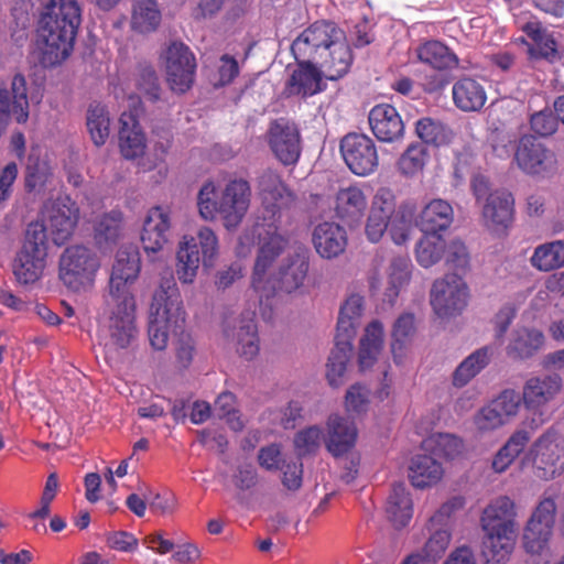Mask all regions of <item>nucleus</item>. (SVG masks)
Segmentation results:
<instances>
[{"label":"nucleus","mask_w":564,"mask_h":564,"mask_svg":"<svg viewBox=\"0 0 564 564\" xmlns=\"http://www.w3.org/2000/svg\"><path fill=\"white\" fill-rule=\"evenodd\" d=\"M344 37L343 30L334 22L317 21L293 41L291 50L296 61L313 62Z\"/></svg>","instance_id":"10"},{"label":"nucleus","mask_w":564,"mask_h":564,"mask_svg":"<svg viewBox=\"0 0 564 564\" xmlns=\"http://www.w3.org/2000/svg\"><path fill=\"white\" fill-rule=\"evenodd\" d=\"M545 344L542 330L535 327L518 326L509 337L507 356L512 360H527L536 355Z\"/></svg>","instance_id":"25"},{"label":"nucleus","mask_w":564,"mask_h":564,"mask_svg":"<svg viewBox=\"0 0 564 564\" xmlns=\"http://www.w3.org/2000/svg\"><path fill=\"white\" fill-rule=\"evenodd\" d=\"M340 152L349 170L359 176L373 173L378 166L375 142L365 134L349 133L340 142Z\"/></svg>","instance_id":"17"},{"label":"nucleus","mask_w":564,"mask_h":564,"mask_svg":"<svg viewBox=\"0 0 564 564\" xmlns=\"http://www.w3.org/2000/svg\"><path fill=\"white\" fill-rule=\"evenodd\" d=\"M162 13L156 0H135L132 4L131 28L142 34L155 31L161 24Z\"/></svg>","instance_id":"43"},{"label":"nucleus","mask_w":564,"mask_h":564,"mask_svg":"<svg viewBox=\"0 0 564 564\" xmlns=\"http://www.w3.org/2000/svg\"><path fill=\"white\" fill-rule=\"evenodd\" d=\"M397 202L393 193L388 188H379L368 207V217L365 234L370 242H378L388 229L389 220L393 216Z\"/></svg>","instance_id":"21"},{"label":"nucleus","mask_w":564,"mask_h":564,"mask_svg":"<svg viewBox=\"0 0 564 564\" xmlns=\"http://www.w3.org/2000/svg\"><path fill=\"white\" fill-rule=\"evenodd\" d=\"M250 204L251 186L245 178L229 180L221 189L213 181H207L197 195L199 216L207 221L219 217L228 230L242 223Z\"/></svg>","instance_id":"3"},{"label":"nucleus","mask_w":564,"mask_h":564,"mask_svg":"<svg viewBox=\"0 0 564 564\" xmlns=\"http://www.w3.org/2000/svg\"><path fill=\"white\" fill-rule=\"evenodd\" d=\"M365 310L364 297L350 294L339 310L336 338L352 343Z\"/></svg>","instance_id":"38"},{"label":"nucleus","mask_w":564,"mask_h":564,"mask_svg":"<svg viewBox=\"0 0 564 564\" xmlns=\"http://www.w3.org/2000/svg\"><path fill=\"white\" fill-rule=\"evenodd\" d=\"M352 344L347 340L336 338L335 347L332 349L326 365V378L333 387H338L344 382L347 362L351 356Z\"/></svg>","instance_id":"47"},{"label":"nucleus","mask_w":564,"mask_h":564,"mask_svg":"<svg viewBox=\"0 0 564 564\" xmlns=\"http://www.w3.org/2000/svg\"><path fill=\"white\" fill-rule=\"evenodd\" d=\"M530 123L536 134L549 137L556 131L558 120L551 111H539L531 116Z\"/></svg>","instance_id":"64"},{"label":"nucleus","mask_w":564,"mask_h":564,"mask_svg":"<svg viewBox=\"0 0 564 564\" xmlns=\"http://www.w3.org/2000/svg\"><path fill=\"white\" fill-rule=\"evenodd\" d=\"M415 55L417 61L436 70H449L456 68L459 64L457 55L436 40L419 45Z\"/></svg>","instance_id":"39"},{"label":"nucleus","mask_w":564,"mask_h":564,"mask_svg":"<svg viewBox=\"0 0 564 564\" xmlns=\"http://www.w3.org/2000/svg\"><path fill=\"white\" fill-rule=\"evenodd\" d=\"M415 333L414 316L404 313L395 321L392 329L391 352L397 365L403 362L406 345Z\"/></svg>","instance_id":"49"},{"label":"nucleus","mask_w":564,"mask_h":564,"mask_svg":"<svg viewBox=\"0 0 564 564\" xmlns=\"http://www.w3.org/2000/svg\"><path fill=\"white\" fill-rule=\"evenodd\" d=\"M47 253L19 250L12 264L15 280L22 285L37 282L46 268Z\"/></svg>","instance_id":"35"},{"label":"nucleus","mask_w":564,"mask_h":564,"mask_svg":"<svg viewBox=\"0 0 564 564\" xmlns=\"http://www.w3.org/2000/svg\"><path fill=\"white\" fill-rule=\"evenodd\" d=\"M415 131L424 143L435 147L446 144L451 139L449 130L442 122L429 117L417 120Z\"/></svg>","instance_id":"55"},{"label":"nucleus","mask_w":564,"mask_h":564,"mask_svg":"<svg viewBox=\"0 0 564 564\" xmlns=\"http://www.w3.org/2000/svg\"><path fill=\"white\" fill-rule=\"evenodd\" d=\"M368 207V194L361 186L343 187L336 194L335 214L350 228L361 225Z\"/></svg>","instance_id":"22"},{"label":"nucleus","mask_w":564,"mask_h":564,"mask_svg":"<svg viewBox=\"0 0 564 564\" xmlns=\"http://www.w3.org/2000/svg\"><path fill=\"white\" fill-rule=\"evenodd\" d=\"M166 83L176 94L186 93L194 84L196 59L189 47L173 42L165 51Z\"/></svg>","instance_id":"13"},{"label":"nucleus","mask_w":564,"mask_h":564,"mask_svg":"<svg viewBox=\"0 0 564 564\" xmlns=\"http://www.w3.org/2000/svg\"><path fill=\"white\" fill-rule=\"evenodd\" d=\"M185 324V311L173 278L166 279L155 291L150 308L149 340L156 350L167 346L170 334L180 335Z\"/></svg>","instance_id":"4"},{"label":"nucleus","mask_w":564,"mask_h":564,"mask_svg":"<svg viewBox=\"0 0 564 564\" xmlns=\"http://www.w3.org/2000/svg\"><path fill=\"white\" fill-rule=\"evenodd\" d=\"M100 262L97 256L84 246H70L59 258V279L70 291L80 293L95 284Z\"/></svg>","instance_id":"6"},{"label":"nucleus","mask_w":564,"mask_h":564,"mask_svg":"<svg viewBox=\"0 0 564 564\" xmlns=\"http://www.w3.org/2000/svg\"><path fill=\"white\" fill-rule=\"evenodd\" d=\"M197 249L202 254V262L204 267H213L219 252L218 237L215 231L209 227H200L197 230L196 237Z\"/></svg>","instance_id":"57"},{"label":"nucleus","mask_w":564,"mask_h":564,"mask_svg":"<svg viewBox=\"0 0 564 564\" xmlns=\"http://www.w3.org/2000/svg\"><path fill=\"white\" fill-rule=\"evenodd\" d=\"M260 216L256 225L258 252L252 272V289L259 294L260 303L269 299L276 286L291 293L304 285L308 269L310 254L304 248L296 249L275 268L276 259L289 247L290 238L281 228L284 210L295 202L294 193L285 185L281 176L265 171L258 180Z\"/></svg>","instance_id":"1"},{"label":"nucleus","mask_w":564,"mask_h":564,"mask_svg":"<svg viewBox=\"0 0 564 564\" xmlns=\"http://www.w3.org/2000/svg\"><path fill=\"white\" fill-rule=\"evenodd\" d=\"M514 199L507 191L490 193L482 206L484 226L496 235H503L512 225Z\"/></svg>","instance_id":"19"},{"label":"nucleus","mask_w":564,"mask_h":564,"mask_svg":"<svg viewBox=\"0 0 564 564\" xmlns=\"http://www.w3.org/2000/svg\"><path fill=\"white\" fill-rule=\"evenodd\" d=\"M386 511L394 527L403 528L409 524L413 516V502L404 484H397L392 487Z\"/></svg>","instance_id":"41"},{"label":"nucleus","mask_w":564,"mask_h":564,"mask_svg":"<svg viewBox=\"0 0 564 564\" xmlns=\"http://www.w3.org/2000/svg\"><path fill=\"white\" fill-rule=\"evenodd\" d=\"M454 220L452 205L444 199L435 198L424 205L417 217V226L424 234L440 235L449 228Z\"/></svg>","instance_id":"30"},{"label":"nucleus","mask_w":564,"mask_h":564,"mask_svg":"<svg viewBox=\"0 0 564 564\" xmlns=\"http://www.w3.org/2000/svg\"><path fill=\"white\" fill-rule=\"evenodd\" d=\"M444 475L442 465L429 455H416L409 466V478L416 488H425L437 484Z\"/></svg>","instance_id":"40"},{"label":"nucleus","mask_w":564,"mask_h":564,"mask_svg":"<svg viewBox=\"0 0 564 564\" xmlns=\"http://www.w3.org/2000/svg\"><path fill=\"white\" fill-rule=\"evenodd\" d=\"M326 437L321 427L313 425L296 433L294 447L300 457L314 454L325 443Z\"/></svg>","instance_id":"58"},{"label":"nucleus","mask_w":564,"mask_h":564,"mask_svg":"<svg viewBox=\"0 0 564 564\" xmlns=\"http://www.w3.org/2000/svg\"><path fill=\"white\" fill-rule=\"evenodd\" d=\"M82 12L78 0H48L39 30L43 66L58 65L70 55L82 23Z\"/></svg>","instance_id":"2"},{"label":"nucleus","mask_w":564,"mask_h":564,"mask_svg":"<svg viewBox=\"0 0 564 564\" xmlns=\"http://www.w3.org/2000/svg\"><path fill=\"white\" fill-rule=\"evenodd\" d=\"M412 263L408 257L399 256L391 260L388 268V286L384 299L393 303L400 291L406 286L411 279Z\"/></svg>","instance_id":"45"},{"label":"nucleus","mask_w":564,"mask_h":564,"mask_svg":"<svg viewBox=\"0 0 564 564\" xmlns=\"http://www.w3.org/2000/svg\"><path fill=\"white\" fill-rule=\"evenodd\" d=\"M202 257L197 249L194 236H184L178 242L176 251V274L181 283L191 284L194 282Z\"/></svg>","instance_id":"36"},{"label":"nucleus","mask_w":564,"mask_h":564,"mask_svg":"<svg viewBox=\"0 0 564 564\" xmlns=\"http://www.w3.org/2000/svg\"><path fill=\"white\" fill-rule=\"evenodd\" d=\"M253 316L254 312L248 313V317L239 321L237 326L225 330L226 337L236 341L238 354L248 360L253 359L260 350L258 329Z\"/></svg>","instance_id":"34"},{"label":"nucleus","mask_w":564,"mask_h":564,"mask_svg":"<svg viewBox=\"0 0 564 564\" xmlns=\"http://www.w3.org/2000/svg\"><path fill=\"white\" fill-rule=\"evenodd\" d=\"M99 322L105 348L108 351L127 349L138 336L135 301L104 296Z\"/></svg>","instance_id":"5"},{"label":"nucleus","mask_w":564,"mask_h":564,"mask_svg":"<svg viewBox=\"0 0 564 564\" xmlns=\"http://www.w3.org/2000/svg\"><path fill=\"white\" fill-rule=\"evenodd\" d=\"M563 381L557 373L532 376L523 384L521 399L524 408L533 414H543L561 393Z\"/></svg>","instance_id":"16"},{"label":"nucleus","mask_w":564,"mask_h":564,"mask_svg":"<svg viewBox=\"0 0 564 564\" xmlns=\"http://www.w3.org/2000/svg\"><path fill=\"white\" fill-rule=\"evenodd\" d=\"M270 150L283 165H295L302 152V139L299 127L286 119L272 121L267 131Z\"/></svg>","instance_id":"14"},{"label":"nucleus","mask_w":564,"mask_h":564,"mask_svg":"<svg viewBox=\"0 0 564 564\" xmlns=\"http://www.w3.org/2000/svg\"><path fill=\"white\" fill-rule=\"evenodd\" d=\"M384 328L381 322L369 323L360 339L358 364L361 371L370 369L379 359L383 348Z\"/></svg>","instance_id":"37"},{"label":"nucleus","mask_w":564,"mask_h":564,"mask_svg":"<svg viewBox=\"0 0 564 564\" xmlns=\"http://www.w3.org/2000/svg\"><path fill=\"white\" fill-rule=\"evenodd\" d=\"M370 391L367 387L356 383L345 395V409L350 415H361L368 410Z\"/></svg>","instance_id":"60"},{"label":"nucleus","mask_w":564,"mask_h":564,"mask_svg":"<svg viewBox=\"0 0 564 564\" xmlns=\"http://www.w3.org/2000/svg\"><path fill=\"white\" fill-rule=\"evenodd\" d=\"M356 440L357 427L352 422L338 414L328 417L325 445L332 455H344L355 446Z\"/></svg>","instance_id":"28"},{"label":"nucleus","mask_w":564,"mask_h":564,"mask_svg":"<svg viewBox=\"0 0 564 564\" xmlns=\"http://www.w3.org/2000/svg\"><path fill=\"white\" fill-rule=\"evenodd\" d=\"M531 264L540 271H552L564 265V240L538 246L531 257Z\"/></svg>","instance_id":"48"},{"label":"nucleus","mask_w":564,"mask_h":564,"mask_svg":"<svg viewBox=\"0 0 564 564\" xmlns=\"http://www.w3.org/2000/svg\"><path fill=\"white\" fill-rule=\"evenodd\" d=\"M454 105L464 112L479 111L487 101L484 85L476 78L463 76L452 87Z\"/></svg>","instance_id":"29"},{"label":"nucleus","mask_w":564,"mask_h":564,"mask_svg":"<svg viewBox=\"0 0 564 564\" xmlns=\"http://www.w3.org/2000/svg\"><path fill=\"white\" fill-rule=\"evenodd\" d=\"M369 124L376 138L394 142L403 137L404 124L397 109L388 104L375 106L369 112Z\"/></svg>","instance_id":"24"},{"label":"nucleus","mask_w":564,"mask_h":564,"mask_svg":"<svg viewBox=\"0 0 564 564\" xmlns=\"http://www.w3.org/2000/svg\"><path fill=\"white\" fill-rule=\"evenodd\" d=\"M494 354V348L485 346L466 359H464L453 375V383L456 387H464L467 384L477 373H479L490 361Z\"/></svg>","instance_id":"44"},{"label":"nucleus","mask_w":564,"mask_h":564,"mask_svg":"<svg viewBox=\"0 0 564 564\" xmlns=\"http://www.w3.org/2000/svg\"><path fill=\"white\" fill-rule=\"evenodd\" d=\"M86 127L94 144L104 145L109 138L111 127L108 109L100 104L89 105L86 113Z\"/></svg>","instance_id":"46"},{"label":"nucleus","mask_w":564,"mask_h":564,"mask_svg":"<svg viewBox=\"0 0 564 564\" xmlns=\"http://www.w3.org/2000/svg\"><path fill=\"white\" fill-rule=\"evenodd\" d=\"M522 403L520 393L514 389L501 391L489 402L506 425L519 414Z\"/></svg>","instance_id":"54"},{"label":"nucleus","mask_w":564,"mask_h":564,"mask_svg":"<svg viewBox=\"0 0 564 564\" xmlns=\"http://www.w3.org/2000/svg\"><path fill=\"white\" fill-rule=\"evenodd\" d=\"M312 241L322 258L334 259L345 251L348 238L344 227L336 223L325 221L314 228Z\"/></svg>","instance_id":"26"},{"label":"nucleus","mask_w":564,"mask_h":564,"mask_svg":"<svg viewBox=\"0 0 564 564\" xmlns=\"http://www.w3.org/2000/svg\"><path fill=\"white\" fill-rule=\"evenodd\" d=\"M480 527L484 532L518 533L514 501L508 496H499L490 500L481 512Z\"/></svg>","instance_id":"20"},{"label":"nucleus","mask_w":564,"mask_h":564,"mask_svg":"<svg viewBox=\"0 0 564 564\" xmlns=\"http://www.w3.org/2000/svg\"><path fill=\"white\" fill-rule=\"evenodd\" d=\"M445 262L449 270L455 271L454 274L460 276L469 270L470 257L467 247L459 240H453L445 246Z\"/></svg>","instance_id":"59"},{"label":"nucleus","mask_w":564,"mask_h":564,"mask_svg":"<svg viewBox=\"0 0 564 564\" xmlns=\"http://www.w3.org/2000/svg\"><path fill=\"white\" fill-rule=\"evenodd\" d=\"M313 62L327 79L336 80L348 73L352 64L351 50L344 39L335 42Z\"/></svg>","instance_id":"27"},{"label":"nucleus","mask_w":564,"mask_h":564,"mask_svg":"<svg viewBox=\"0 0 564 564\" xmlns=\"http://www.w3.org/2000/svg\"><path fill=\"white\" fill-rule=\"evenodd\" d=\"M123 214L112 209L97 217L94 221V238L100 248L115 245L122 235Z\"/></svg>","instance_id":"42"},{"label":"nucleus","mask_w":564,"mask_h":564,"mask_svg":"<svg viewBox=\"0 0 564 564\" xmlns=\"http://www.w3.org/2000/svg\"><path fill=\"white\" fill-rule=\"evenodd\" d=\"M468 286L457 274H446L436 280L430 292L431 306L440 318H451L462 314L468 304Z\"/></svg>","instance_id":"8"},{"label":"nucleus","mask_w":564,"mask_h":564,"mask_svg":"<svg viewBox=\"0 0 564 564\" xmlns=\"http://www.w3.org/2000/svg\"><path fill=\"white\" fill-rule=\"evenodd\" d=\"M514 161L518 167L529 175L550 178L558 172L556 153L530 134L519 139Z\"/></svg>","instance_id":"7"},{"label":"nucleus","mask_w":564,"mask_h":564,"mask_svg":"<svg viewBox=\"0 0 564 564\" xmlns=\"http://www.w3.org/2000/svg\"><path fill=\"white\" fill-rule=\"evenodd\" d=\"M518 533L484 532L481 555L486 564H507L514 551Z\"/></svg>","instance_id":"33"},{"label":"nucleus","mask_w":564,"mask_h":564,"mask_svg":"<svg viewBox=\"0 0 564 564\" xmlns=\"http://www.w3.org/2000/svg\"><path fill=\"white\" fill-rule=\"evenodd\" d=\"M445 251V241L441 235L424 234L415 248V258L423 268L437 263Z\"/></svg>","instance_id":"51"},{"label":"nucleus","mask_w":564,"mask_h":564,"mask_svg":"<svg viewBox=\"0 0 564 564\" xmlns=\"http://www.w3.org/2000/svg\"><path fill=\"white\" fill-rule=\"evenodd\" d=\"M172 210L169 206L151 207L143 220L141 243L147 254H155L164 249L170 240Z\"/></svg>","instance_id":"18"},{"label":"nucleus","mask_w":564,"mask_h":564,"mask_svg":"<svg viewBox=\"0 0 564 564\" xmlns=\"http://www.w3.org/2000/svg\"><path fill=\"white\" fill-rule=\"evenodd\" d=\"M77 220L78 208L69 197H59L51 205L47 227L56 245L64 243L72 236Z\"/></svg>","instance_id":"23"},{"label":"nucleus","mask_w":564,"mask_h":564,"mask_svg":"<svg viewBox=\"0 0 564 564\" xmlns=\"http://www.w3.org/2000/svg\"><path fill=\"white\" fill-rule=\"evenodd\" d=\"M141 270L139 251L134 248H121L116 254L112 265L108 291L104 296L115 300L135 301L131 286L137 281Z\"/></svg>","instance_id":"12"},{"label":"nucleus","mask_w":564,"mask_h":564,"mask_svg":"<svg viewBox=\"0 0 564 564\" xmlns=\"http://www.w3.org/2000/svg\"><path fill=\"white\" fill-rule=\"evenodd\" d=\"M46 227L41 223L29 224L20 250L47 253Z\"/></svg>","instance_id":"63"},{"label":"nucleus","mask_w":564,"mask_h":564,"mask_svg":"<svg viewBox=\"0 0 564 564\" xmlns=\"http://www.w3.org/2000/svg\"><path fill=\"white\" fill-rule=\"evenodd\" d=\"M430 536L422 547V556L426 562L435 563L446 553L451 540L452 531L446 528L432 527L427 524Z\"/></svg>","instance_id":"52"},{"label":"nucleus","mask_w":564,"mask_h":564,"mask_svg":"<svg viewBox=\"0 0 564 564\" xmlns=\"http://www.w3.org/2000/svg\"><path fill=\"white\" fill-rule=\"evenodd\" d=\"M30 105L28 99L26 79L15 74L9 80L0 83V123L8 126L13 119L18 123L29 120Z\"/></svg>","instance_id":"15"},{"label":"nucleus","mask_w":564,"mask_h":564,"mask_svg":"<svg viewBox=\"0 0 564 564\" xmlns=\"http://www.w3.org/2000/svg\"><path fill=\"white\" fill-rule=\"evenodd\" d=\"M558 496L545 491L523 532V547L530 554H541L552 535Z\"/></svg>","instance_id":"9"},{"label":"nucleus","mask_w":564,"mask_h":564,"mask_svg":"<svg viewBox=\"0 0 564 564\" xmlns=\"http://www.w3.org/2000/svg\"><path fill=\"white\" fill-rule=\"evenodd\" d=\"M423 446L434 455L447 459L460 456L465 448L462 438L448 433H438L430 436L424 441Z\"/></svg>","instance_id":"50"},{"label":"nucleus","mask_w":564,"mask_h":564,"mask_svg":"<svg viewBox=\"0 0 564 564\" xmlns=\"http://www.w3.org/2000/svg\"><path fill=\"white\" fill-rule=\"evenodd\" d=\"M412 228L411 210L405 205L395 207L393 216L389 220L387 231L397 245H402L409 240Z\"/></svg>","instance_id":"56"},{"label":"nucleus","mask_w":564,"mask_h":564,"mask_svg":"<svg viewBox=\"0 0 564 564\" xmlns=\"http://www.w3.org/2000/svg\"><path fill=\"white\" fill-rule=\"evenodd\" d=\"M119 148L127 160H134L144 154L147 139L132 112H123L120 116Z\"/></svg>","instance_id":"31"},{"label":"nucleus","mask_w":564,"mask_h":564,"mask_svg":"<svg viewBox=\"0 0 564 564\" xmlns=\"http://www.w3.org/2000/svg\"><path fill=\"white\" fill-rule=\"evenodd\" d=\"M473 424L479 434L494 432L506 425L489 403L474 414Z\"/></svg>","instance_id":"61"},{"label":"nucleus","mask_w":564,"mask_h":564,"mask_svg":"<svg viewBox=\"0 0 564 564\" xmlns=\"http://www.w3.org/2000/svg\"><path fill=\"white\" fill-rule=\"evenodd\" d=\"M529 455L538 476L545 480L564 473V435L554 429L545 431L531 446Z\"/></svg>","instance_id":"11"},{"label":"nucleus","mask_w":564,"mask_h":564,"mask_svg":"<svg viewBox=\"0 0 564 564\" xmlns=\"http://www.w3.org/2000/svg\"><path fill=\"white\" fill-rule=\"evenodd\" d=\"M464 505L465 500L463 497H452L430 518L429 524L432 527L446 528L452 531V516L463 509Z\"/></svg>","instance_id":"62"},{"label":"nucleus","mask_w":564,"mask_h":564,"mask_svg":"<svg viewBox=\"0 0 564 564\" xmlns=\"http://www.w3.org/2000/svg\"><path fill=\"white\" fill-rule=\"evenodd\" d=\"M429 160L427 149L422 143H414L408 147L398 161V169L405 176H414L421 173Z\"/></svg>","instance_id":"53"},{"label":"nucleus","mask_w":564,"mask_h":564,"mask_svg":"<svg viewBox=\"0 0 564 564\" xmlns=\"http://www.w3.org/2000/svg\"><path fill=\"white\" fill-rule=\"evenodd\" d=\"M322 76L323 73L314 62L297 61V67L288 80L286 91L290 96H313L323 89Z\"/></svg>","instance_id":"32"}]
</instances>
